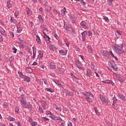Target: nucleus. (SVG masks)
I'll list each match as a JSON object with an SVG mask.
<instances>
[{
  "label": "nucleus",
  "instance_id": "13d9d810",
  "mask_svg": "<svg viewBox=\"0 0 126 126\" xmlns=\"http://www.w3.org/2000/svg\"><path fill=\"white\" fill-rule=\"evenodd\" d=\"M109 54L112 58L115 57V55H114V54H113V52H112V51H109Z\"/></svg>",
  "mask_w": 126,
  "mask_h": 126
},
{
  "label": "nucleus",
  "instance_id": "9d476101",
  "mask_svg": "<svg viewBox=\"0 0 126 126\" xmlns=\"http://www.w3.org/2000/svg\"><path fill=\"white\" fill-rule=\"evenodd\" d=\"M23 79H24V81H26V82H30V81H31V78L29 76H23L22 77Z\"/></svg>",
  "mask_w": 126,
  "mask_h": 126
},
{
  "label": "nucleus",
  "instance_id": "1a4fd4ad",
  "mask_svg": "<svg viewBox=\"0 0 126 126\" xmlns=\"http://www.w3.org/2000/svg\"><path fill=\"white\" fill-rule=\"evenodd\" d=\"M69 18H70V20L71 21V23H72V24H75V19H76V18H74V16L72 15H69Z\"/></svg>",
  "mask_w": 126,
  "mask_h": 126
},
{
  "label": "nucleus",
  "instance_id": "de8ad7c7",
  "mask_svg": "<svg viewBox=\"0 0 126 126\" xmlns=\"http://www.w3.org/2000/svg\"><path fill=\"white\" fill-rule=\"evenodd\" d=\"M68 27H67V25H66V23L64 22V29H65V30H67V29Z\"/></svg>",
  "mask_w": 126,
  "mask_h": 126
},
{
  "label": "nucleus",
  "instance_id": "0e129e2a",
  "mask_svg": "<svg viewBox=\"0 0 126 126\" xmlns=\"http://www.w3.org/2000/svg\"><path fill=\"white\" fill-rule=\"evenodd\" d=\"M9 33H10V36H11L12 37H14V34L12 32H10Z\"/></svg>",
  "mask_w": 126,
  "mask_h": 126
},
{
  "label": "nucleus",
  "instance_id": "6e6d98bb",
  "mask_svg": "<svg viewBox=\"0 0 126 126\" xmlns=\"http://www.w3.org/2000/svg\"><path fill=\"white\" fill-rule=\"evenodd\" d=\"M103 19H104V20H105V21H106V22H109V21H110V20H109V18H108V17H104V18H103Z\"/></svg>",
  "mask_w": 126,
  "mask_h": 126
},
{
  "label": "nucleus",
  "instance_id": "aec40b11",
  "mask_svg": "<svg viewBox=\"0 0 126 126\" xmlns=\"http://www.w3.org/2000/svg\"><path fill=\"white\" fill-rule=\"evenodd\" d=\"M17 32L18 33H20L21 32V31H22L23 30V28L22 27H21L20 25H18L17 26Z\"/></svg>",
  "mask_w": 126,
  "mask_h": 126
},
{
  "label": "nucleus",
  "instance_id": "7c9ffc66",
  "mask_svg": "<svg viewBox=\"0 0 126 126\" xmlns=\"http://www.w3.org/2000/svg\"><path fill=\"white\" fill-rule=\"evenodd\" d=\"M111 80H106L103 81L102 82L103 83H107V84H111Z\"/></svg>",
  "mask_w": 126,
  "mask_h": 126
},
{
  "label": "nucleus",
  "instance_id": "3c124183",
  "mask_svg": "<svg viewBox=\"0 0 126 126\" xmlns=\"http://www.w3.org/2000/svg\"><path fill=\"white\" fill-rule=\"evenodd\" d=\"M31 125H32V126H37V122H32V123H31Z\"/></svg>",
  "mask_w": 126,
  "mask_h": 126
},
{
  "label": "nucleus",
  "instance_id": "2f4dec72",
  "mask_svg": "<svg viewBox=\"0 0 126 126\" xmlns=\"http://www.w3.org/2000/svg\"><path fill=\"white\" fill-rule=\"evenodd\" d=\"M82 37H86L87 36V31H84L82 33Z\"/></svg>",
  "mask_w": 126,
  "mask_h": 126
},
{
  "label": "nucleus",
  "instance_id": "c9c22d12",
  "mask_svg": "<svg viewBox=\"0 0 126 126\" xmlns=\"http://www.w3.org/2000/svg\"><path fill=\"white\" fill-rule=\"evenodd\" d=\"M113 103L112 104V106H114V104H116V103H117L118 99H117V98H116V97H113Z\"/></svg>",
  "mask_w": 126,
  "mask_h": 126
},
{
  "label": "nucleus",
  "instance_id": "a18cd8bd",
  "mask_svg": "<svg viewBox=\"0 0 126 126\" xmlns=\"http://www.w3.org/2000/svg\"><path fill=\"white\" fill-rule=\"evenodd\" d=\"M55 117H56V115H55L51 114L50 115V118H51V119H52V120H54V121H55Z\"/></svg>",
  "mask_w": 126,
  "mask_h": 126
},
{
  "label": "nucleus",
  "instance_id": "7ed1b4c3",
  "mask_svg": "<svg viewBox=\"0 0 126 126\" xmlns=\"http://www.w3.org/2000/svg\"><path fill=\"white\" fill-rule=\"evenodd\" d=\"M100 99H101L102 102L104 104V105H108L109 103V98L106 96L100 95Z\"/></svg>",
  "mask_w": 126,
  "mask_h": 126
},
{
  "label": "nucleus",
  "instance_id": "a878e982",
  "mask_svg": "<svg viewBox=\"0 0 126 126\" xmlns=\"http://www.w3.org/2000/svg\"><path fill=\"white\" fill-rule=\"evenodd\" d=\"M7 5L8 8H9L10 7H12V4L10 3V0H7Z\"/></svg>",
  "mask_w": 126,
  "mask_h": 126
},
{
  "label": "nucleus",
  "instance_id": "f8f14e48",
  "mask_svg": "<svg viewBox=\"0 0 126 126\" xmlns=\"http://www.w3.org/2000/svg\"><path fill=\"white\" fill-rule=\"evenodd\" d=\"M49 66L50 68H51V69H54L56 68V64H55V63L53 62H50L49 63Z\"/></svg>",
  "mask_w": 126,
  "mask_h": 126
},
{
  "label": "nucleus",
  "instance_id": "a19ab883",
  "mask_svg": "<svg viewBox=\"0 0 126 126\" xmlns=\"http://www.w3.org/2000/svg\"><path fill=\"white\" fill-rule=\"evenodd\" d=\"M28 105H29V110H32L33 107L32 106V105L30 104V102H28Z\"/></svg>",
  "mask_w": 126,
  "mask_h": 126
},
{
  "label": "nucleus",
  "instance_id": "e2e57ef3",
  "mask_svg": "<svg viewBox=\"0 0 126 126\" xmlns=\"http://www.w3.org/2000/svg\"><path fill=\"white\" fill-rule=\"evenodd\" d=\"M91 67H92V69H95V66L94 65V64L91 63Z\"/></svg>",
  "mask_w": 126,
  "mask_h": 126
},
{
  "label": "nucleus",
  "instance_id": "a211bd4d",
  "mask_svg": "<svg viewBox=\"0 0 126 126\" xmlns=\"http://www.w3.org/2000/svg\"><path fill=\"white\" fill-rule=\"evenodd\" d=\"M38 18V21L39 23H43V22H44V19L42 18V15H39Z\"/></svg>",
  "mask_w": 126,
  "mask_h": 126
},
{
  "label": "nucleus",
  "instance_id": "8fccbe9b",
  "mask_svg": "<svg viewBox=\"0 0 126 126\" xmlns=\"http://www.w3.org/2000/svg\"><path fill=\"white\" fill-rule=\"evenodd\" d=\"M12 50H14L13 53H14V54H16V52H17V49H16L15 47H13Z\"/></svg>",
  "mask_w": 126,
  "mask_h": 126
},
{
  "label": "nucleus",
  "instance_id": "c85d7f7f",
  "mask_svg": "<svg viewBox=\"0 0 126 126\" xmlns=\"http://www.w3.org/2000/svg\"><path fill=\"white\" fill-rule=\"evenodd\" d=\"M54 121H63V119L61 118V117L57 116L55 115Z\"/></svg>",
  "mask_w": 126,
  "mask_h": 126
},
{
  "label": "nucleus",
  "instance_id": "4d7b16f0",
  "mask_svg": "<svg viewBox=\"0 0 126 126\" xmlns=\"http://www.w3.org/2000/svg\"><path fill=\"white\" fill-rule=\"evenodd\" d=\"M88 36H92V32H91V31H88Z\"/></svg>",
  "mask_w": 126,
  "mask_h": 126
},
{
  "label": "nucleus",
  "instance_id": "4468645a",
  "mask_svg": "<svg viewBox=\"0 0 126 126\" xmlns=\"http://www.w3.org/2000/svg\"><path fill=\"white\" fill-rule=\"evenodd\" d=\"M116 77L118 78V80H119V81H120V82H121V83H122V82H124V81H125V80L124 79V78L123 77V76H122V75H117Z\"/></svg>",
  "mask_w": 126,
  "mask_h": 126
},
{
  "label": "nucleus",
  "instance_id": "423d86ee",
  "mask_svg": "<svg viewBox=\"0 0 126 126\" xmlns=\"http://www.w3.org/2000/svg\"><path fill=\"white\" fill-rule=\"evenodd\" d=\"M41 106L44 109H45V110H47V109L49 108V104L45 101H41Z\"/></svg>",
  "mask_w": 126,
  "mask_h": 126
},
{
  "label": "nucleus",
  "instance_id": "0eeeda50",
  "mask_svg": "<svg viewBox=\"0 0 126 126\" xmlns=\"http://www.w3.org/2000/svg\"><path fill=\"white\" fill-rule=\"evenodd\" d=\"M24 88L23 87H21L19 89V91L21 93V96L19 97V98H23L24 97V94H25V92H24V90H23Z\"/></svg>",
  "mask_w": 126,
  "mask_h": 126
},
{
  "label": "nucleus",
  "instance_id": "9b49d317",
  "mask_svg": "<svg viewBox=\"0 0 126 126\" xmlns=\"http://www.w3.org/2000/svg\"><path fill=\"white\" fill-rule=\"evenodd\" d=\"M87 76H88V77H91V78H92V71H91V70L90 69H87V73H86Z\"/></svg>",
  "mask_w": 126,
  "mask_h": 126
},
{
  "label": "nucleus",
  "instance_id": "f704fd0d",
  "mask_svg": "<svg viewBox=\"0 0 126 126\" xmlns=\"http://www.w3.org/2000/svg\"><path fill=\"white\" fill-rule=\"evenodd\" d=\"M38 111L41 114H43L44 113V110H43V108H42V107L41 106H39Z\"/></svg>",
  "mask_w": 126,
  "mask_h": 126
},
{
  "label": "nucleus",
  "instance_id": "ea45409f",
  "mask_svg": "<svg viewBox=\"0 0 126 126\" xmlns=\"http://www.w3.org/2000/svg\"><path fill=\"white\" fill-rule=\"evenodd\" d=\"M39 57L40 59H42V58H43V52L42 51H39Z\"/></svg>",
  "mask_w": 126,
  "mask_h": 126
},
{
  "label": "nucleus",
  "instance_id": "e433bc0d",
  "mask_svg": "<svg viewBox=\"0 0 126 126\" xmlns=\"http://www.w3.org/2000/svg\"><path fill=\"white\" fill-rule=\"evenodd\" d=\"M46 26L45 25H42L40 26V28L42 29V30L46 31L47 30Z\"/></svg>",
  "mask_w": 126,
  "mask_h": 126
},
{
  "label": "nucleus",
  "instance_id": "49530a36",
  "mask_svg": "<svg viewBox=\"0 0 126 126\" xmlns=\"http://www.w3.org/2000/svg\"><path fill=\"white\" fill-rule=\"evenodd\" d=\"M77 67L78 68H80V69H82V70H84V68L83 66H81V65H77Z\"/></svg>",
  "mask_w": 126,
  "mask_h": 126
},
{
  "label": "nucleus",
  "instance_id": "cd10ccee",
  "mask_svg": "<svg viewBox=\"0 0 126 126\" xmlns=\"http://www.w3.org/2000/svg\"><path fill=\"white\" fill-rule=\"evenodd\" d=\"M64 71H65L64 69H63V68L61 67L59 69V73H63Z\"/></svg>",
  "mask_w": 126,
  "mask_h": 126
},
{
  "label": "nucleus",
  "instance_id": "338daca9",
  "mask_svg": "<svg viewBox=\"0 0 126 126\" xmlns=\"http://www.w3.org/2000/svg\"><path fill=\"white\" fill-rule=\"evenodd\" d=\"M51 113L52 112H51V111H46V115H50L51 114Z\"/></svg>",
  "mask_w": 126,
  "mask_h": 126
},
{
  "label": "nucleus",
  "instance_id": "dca6fc26",
  "mask_svg": "<svg viewBox=\"0 0 126 126\" xmlns=\"http://www.w3.org/2000/svg\"><path fill=\"white\" fill-rule=\"evenodd\" d=\"M118 96L119 98L121 99V100H123V101H126V96H125V95H123L121 94H118Z\"/></svg>",
  "mask_w": 126,
  "mask_h": 126
},
{
  "label": "nucleus",
  "instance_id": "6ab92c4d",
  "mask_svg": "<svg viewBox=\"0 0 126 126\" xmlns=\"http://www.w3.org/2000/svg\"><path fill=\"white\" fill-rule=\"evenodd\" d=\"M81 26H82L83 28H85V29H86L87 28V26H86V23L85 22L82 21V22L80 23Z\"/></svg>",
  "mask_w": 126,
  "mask_h": 126
},
{
  "label": "nucleus",
  "instance_id": "4c0bfd02",
  "mask_svg": "<svg viewBox=\"0 0 126 126\" xmlns=\"http://www.w3.org/2000/svg\"><path fill=\"white\" fill-rule=\"evenodd\" d=\"M26 71H27V72L29 73H31V72H32L33 71L31 68H27Z\"/></svg>",
  "mask_w": 126,
  "mask_h": 126
},
{
  "label": "nucleus",
  "instance_id": "680f3d73",
  "mask_svg": "<svg viewBox=\"0 0 126 126\" xmlns=\"http://www.w3.org/2000/svg\"><path fill=\"white\" fill-rule=\"evenodd\" d=\"M80 2H81V3H83V4L84 5H85V4H86V2H85V1H84L83 0H80Z\"/></svg>",
  "mask_w": 126,
  "mask_h": 126
},
{
  "label": "nucleus",
  "instance_id": "69168bd1",
  "mask_svg": "<svg viewBox=\"0 0 126 126\" xmlns=\"http://www.w3.org/2000/svg\"><path fill=\"white\" fill-rule=\"evenodd\" d=\"M114 63H113V62H110V63H109L110 66L111 67H112V66H113V65L114 64Z\"/></svg>",
  "mask_w": 126,
  "mask_h": 126
},
{
  "label": "nucleus",
  "instance_id": "f257e3e1",
  "mask_svg": "<svg viewBox=\"0 0 126 126\" xmlns=\"http://www.w3.org/2000/svg\"><path fill=\"white\" fill-rule=\"evenodd\" d=\"M82 94L84 95L85 99H86L88 102H92V99L91 98H93V94H92V93H91V92H84L82 93ZM90 97H91V98H90Z\"/></svg>",
  "mask_w": 126,
  "mask_h": 126
},
{
  "label": "nucleus",
  "instance_id": "b1692460",
  "mask_svg": "<svg viewBox=\"0 0 126 126\" xmlns=\"http://www.w3.org/2000/svg\"><path fill=\"white\" fill-rule=\"evenodd\" d=\"M26 10L27 11V14L28 15H31V11H30V8L27 7L26 9Z\"/></svg>",
  "mask_w": 126,
  "mask_h": 126
},
{
  "label": "nucleus",
  "instance_id": "603ef678",
  "mask_svg": "<svg viewBox=\"0 0 126 126\" xmlns=\"http://www.w3.org/2000/svg\"><path fill=\"white\" fill-rule=\"evenodd\" d=\"M18 74L20 75V76L21 77H23V76H25V75H23V73H22V72H18Z\"/></svg>",
  "mask_w": 126,
  "mask_h": 126
},
{
  "label": "nucleus",
  "instance_id": "774afa93",
  "mask_svg": "<svg viewBox=\"0 0 126 126\" xmlns=\"http://www.w3.org/2000/svg\"><path fill=\"white\" fill-rule=\"evenodd\" d=\"M14 14H15V17L16 18L17 17V16H18V12H15Z\"/></svg>",
  "mask_w": 126,
  "mask_h": 126
},
{
  "label": "nucleus",
  "instance_id": "5701e85b",
  "mask_svg": "<svg viewBox=\"0 0 126 126\" xmlns=\"http://www.w3.org/2000/svg\"><path fill=\"white\" fill-rule=\"evenodd\" d=\"M111 68H113L114 71H117V70H118V66H117V65L115 64V63H114L113 66L111 67Z\"/></svg>",
  "mask_w": 126,
  "mask_h": 126
},
{
  "label": "nucleus",
  "instance_id": "bf43d9fd",
  "mask_svg": "<svg viewBox=\"0 0 126 126\" xmlns=\"http://www.w3.org/2000/svg\"><path fill=\"white\" fill-rule=\"evenodd\" d=\"M44 37V38H45V39H48V40L49 41V40L51 39V38H50V37H49V36H48V35H45V36H43Z\"/></svg>",
  "mask_w": 126,
  "mask_h": 126
},
{
  "label": "nucleus",
  "instance_id": "6e6552de",
  "mask_svg": "<svg viewBox=\"0 0 126 126\" xmlns=\"http://www.w3.org/2000/svg\"><path fill=\"white\" fill-rule=\"evenodd\" d=\"M66 31H67V32L70 34H73L74 32H75V30L70 27H68V28L66 30Z\"/></svg>",
  "mask_w": 126,
  "mask_h": 126
},
{
  "label": "nucleus",
  "instance_id": "c756f323",
  "mask_svg": "<svg viewBox=\"0 0 126 126\" xmlns=\"http://www.w3.org/2000/svg\"><path fill=\"white\" fill-rule=\"evenodd\" d=\"M54 82H55V83H56V84H58V85H59V86H60V87H63V85H62V84L60 83V82L59 81V80H54Z\"/></svg>",
  "mask_w": 126,
  "mask_h": 126
},
{
  "label": "nucleus",
  "instance_id": "393cba45",
  "mask_svg": "<svg viewBox=\"0 0 126 126\" xmlns=\"http://www.w3.org/2000/svg\"><path fill=\"white\" fill-rule=\"evenodd\" d=\"M88 51L89 53H92L93 52V49L91 47V45L88 46Z\"/></svg>",
  "mask_w": 126,
  "mask_h": 126
},
{
  "label": "nucleus",
  "instance_id": "052dcab7",
  "mask_svg": "<svg viewBox=\"0 0 126 126\" xmlns=\"http://www.w3.org/2000/svg\"><path fill=\"white\" fill-rule=\"evenodd\" d=\"M67 126H72V123H71V122H70V121L68 122Z\"/></svg>",
  "mask_w": 126,
  "mask_h": 126
},
{
  "label": "nucleus",
  "instance_id": "412c9836",
  "mask_svg": "<svg viewBox=\"0 0 126 126\" xmlns=\"http://www.w3.org/2000/svg\"><path fill=\"white\" fill-rule=\"evenodd\" d=\"M41 80L43 81V82H44V84L45 85H48L49 84H48V80L46 78H41Z\"/></svg>",
  "mask_w": 126,
  "mask_h": 126
},
{
  "label": "nucleus",
  "instance_id": "72a5a7b5",
  "mask_svg": "<svg viewBox=\"0 0 126 126\" xmlns=\"http://www.w3.org/2000/svg\"><path fill=\"white\" fill-rule=\"evenodd\" d=\"M116 33H117V35H118V36H121V35H123V32H122L121 31H120L119 30H118L116 31Z\"/></svg>",
  "mask_w": 126,
  "mask_h": 126
},
{
  "label": "nucleus",
  "instance_id": "4be33fe9",
  "mask_svg": "<svg viewBox=\"0 0 126 126\" xmlns=\"http://www.w3.org/2000/svg\"><path fill=\"white\" fill-rule=\"evenodd\" d=\"M71 75L72 79L73 80H75L76 82H77V83H78V81L76 80V79H78L77 77H76V76H75V75H73V74L72 73H71Z\"/></svg>",
  "mask_w": 126,
  "mask_h": 126
},
{
  "label": "nucleus",
  "instance_id": "bb28decb",
  "mask_svg": "<svg viewBox=\"0 0 126 126\" xmlns=\"http://www.w3.org/2000/svg\"><path fill=\"white\" fill-rule=\"evenodd\" d=\"M45 90H46V91H47L48 92H50V93H53V92H55V91H54V90L53 89H50V88H46L45 89Z\"/></svg>",
  "mask_w": 126,
  "mask_h": 126
},
{
  "label": "nucleus",
  "instance_id": "2eb2a0df",
  "mask_svg": "<svg viewBox=\"0 0 126 126\" xmlns=\"http://www.w3.org/2000/svg\"><path fill=\"white\" fill-rule=\"evenodd\" d=\"M66 12V8L64 7L63 9H61V15L62 16H64L65 15V13Z\"/></svg>",
  "mask_w": 126,
  "mask_h": 126
},
{
  "label": "nucleus",
  "instance_id": "864d4df0",
  "mask_svg": "<svg viewBox=\"0 0 126 126\" xmlns=\"http://www.w3.org/2000/svg\"><path fill=\"white\" fill-rule=\"evenodd\" d=\"M33 50V55H36V48L34 47V46L32 47Z\"/></svg>",
  "mask_w": 126,
  "mask_h": 126
},
{
  "label": "nucleus",
  "instance_id": "f3484780",
  "mask_svg": "<svg viewBox=\"0 0 126 126\" xmlns=\"http://www.w3.org/2000/svg\"><path fill=\"white\" fill-rule=\"evenodd\" d=\"M36 41L37 43H38V44H41L42 41H41V39L40 38V37H39V35H36Z\"/></svg>",
  "mask_w": 126,
  "mask_h": 126
},
{
  "label": "nucleus",
  "instance_id": "5fc2aeb1",
  "mask_svg": "<svg viewBox=\"0 0 126 126\" xmlns=\"http://www.w3.org/2000/svg\"><path fill=\"white\" fill-rule=\"evenodd\" d=\"M54 36L55 38H56V39H57V40H59V36H58V34H57V33H54Z\"/></svg>",
  "mask_w": 126,
  "mask_h": 126
},
{
  "label": "nucleus",
  "instance_id": "f03ea898",
  "mask_svg": "<svg viewBox=\"0 0 126 126\" xmlns=\"http://www.w3.org/2000/svg\"><path fill=\"white\" fill-rule=\"evenodd\" d=\"M19 100L21 102L22 107L26 109H29V105H26V100L24 97H19Z\"/></svg>",
  "mask_w": 126,
  "mask_h": 126
},
{
  "label": "nucleus",
  "instance_id": "58836bf2",
  "mask_svg": "<svg viewBox=\"0 0 126 126\" xmlns=\"http://www.w3.org/2000/svg\"><path fill=\"white\" fill-rule=\"evenodd\" d=\"M1 33L2 35H3V36H4L5 37L7 36V34L6 33H5V31H4V30H3V31H2L1 32Z\"/></svg>",
  "mask_w": 126,
  "mask_h": 126
},
{
  "label": "nucleus",
  "instance_id": "ddd939ff",
  "mask_svg": "<svg viewBox=\"0 0 126 126\" xmlns=\"http://www.w3.org/2000/svg\"><path fill=\"white\" fill-rule=\"evenodd\" d=\"M49 48L50 51H52V52H55V51H56V46L53 44H50L49 45Z\"/></svg>",
  "mask_w": 126,
  "mask_h": 126
},
{
  "label": "nucleus",
  "instance_id": "c03bdc74",
  "mask_svg": "<svg viewBox=\"0 0 126 126\" xmlns=\"http://www.w3.org/2000/svg\"><path fill=\"white\" fill-rule=\"evenodd\" d=\"M107 1L109 5H112V4H113V1H114V0H108Z\"/></svg>",
  "mask_w": 126,
  "mask_h": 126
},
{
  "label": "nucleus",
  "instance_id": "39448f33",
  "mask_svg": "<svg viewBox=\"0 0 126 126\" xmlns=\"http://www.w3.org/2000/svg\"><path fill=\"white\" fill-rule=\"evenodd\" d=\"M101 53L103 56H104V57H106V58H108V59H111V56H110V54H109V52L106 50H101Z\"/></svg>",
  "mask_w": 126,
  "mask_h": 126
},
{
  "label": "nucleus",
  "instance_id": "09e8293b",
  "mask_svg": "<svg viewBox=\"0 0 126 126\" xmlns=\"http://www.w3.org/2000/svg\"><path fill=\"white\" fill-rule=\"evenodd\" d=\"M16 113H17V114H19V108H18V106H16L15 107V110Z\"/></svg>",
  "mask_w": 126,
  "mask_h": 126
},
{
  "label": "nucleus",
  "instance_id": "20e7f679",
  "mask_svg": "<svg viewBox=\"0 0 126 126\" xmlns=\"http://www.w3.org/2000/svg\"><path fill=\"white\" fill-rule=\"evenodd\" d=\"M114 49L115 50V51H116L117 54H118V55H124V54H125V51H124L122 49H120L119 48V47H118L117 46L114 47Z\"/></svg>",
  "mask_w": 126,
  "mask_h": 126
},
{
  "label": "nucleus",
  "instance_id": "79ce46f5",
  "mask_svg": "<svg viewBox=\"0 0 126 126\" xmlns=\"http://www.w3.org/2000/svg\"><path fill=\"white\" fill-rule=\"evenodd\" d=\"M67 94L69 96H73V95H74V93H72L71 92H68Z\"/></svg>",
  "mask_w": 126,
  "mask_h": 126
},
{
  "label": "nucleus",
  "instance_id": "473e14b6",
  "mask_svg": "<svg viewBox=\"0 0 126 126\" xmlns=\"http://www.w3.org/2000/svg\"><path fill=\"white\" fill-rule=\"evenodd\" d=\"M59 53L60 54H61V55H62L63 56L66 55V52H64L63 50H60Z\"/></svg>",
  "mask_w": 126,
  "mask_h": 126
},
{
  "label": "nucleus",
  "instance_id": "37998d69",
  "mask_svg": "<svg viewBox=\"0 0 126 126\" xmlns=\"http://www.w3.org/2000/svg\"><path fill=\"white\" fill-rule=\"evenodd\" d=\"M8 119L10 121H15V119L13 117H11V116H9L8 117Z\"/></svg>",
  "mask_w": 126,
  "mask_h": 126
}]
</instances>
